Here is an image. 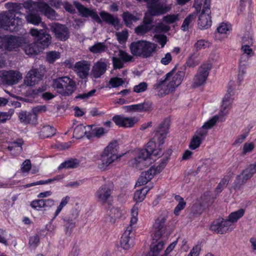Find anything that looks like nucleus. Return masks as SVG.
<instances>
[{
	"mask_svg": "<svg viewBox=\"0 0 256 256\" xmlns=\"http://www.w3.org/2000/svg\"><path fill=\"white\" fill-rule=\"evenodd\" d=\"M86 134V128L82 125L76 126L74 131V136L78 139L82 138Z\"/></svg>",
	"mask_w": 256,
	"mask_h": 256,
	"instance_id": "obj_48",
	"label": "nucleus"
},
{
	"mask_svg": "<svg viewBox=\"0 0 256 256\" xmlns=\"http://www.w3.org/2000/svg\"><path fill=\"white\" fill-rule=\"evenodd\" d=\"M148 88V84L146 82H142L136 85L134 88V92L136 93L144 92Z\"/></svg>",
	"mask_w": 256,
	"mask_h": 256,
	"instance_id": "obj_56",
	"label": "nucleus"
},
{
	"mask_svg": "<svg viewBox=\"0 0 256 256\" xmlns=\"http://www.w3.org/2000/svg\"><path fill=\"white\" fill-rule=\"evenodd\" d=\"M166 12H162L160 10H153L148 9L147 11L144 14V16L143 18L142 24H144L152 25L151 24L153 22V16L162 15L166 14Z\"/></svg>",
	"mask_w": 256,
	"mask_h": 256,
	"instance_id": "obj_32",
	"label": "nucleus"
},
{
	"mask_svg": "<svg viewBox=\"0 0 256 256\" xmlns=\"http://www.w3.org/2000/svg\"><path fill=\"white\" fill-rule=\"evenodd\" d=\"M200 61V54L198 52H194L188 57L186 64L189 68H194L199 64Z\"/></svg>",
	"mask_w": 256,
	"mask_h": 256,
	"instance_id": "obj_38",
	"label": "nucleus"
},
{
	"mask_svg": "<svg viewBox=\"0 0 256 256\" xmlns=\"http://www.w3.org/2000/svg\"><path fill=\"white\" fill-rule=\"evenodd\" d=\"M154 38L156 40V42L161 45L162 48H163L167 42V37L164 34H156Z\"/></svg>",
	"mask_w": 256,
	"mask_h": 256,
	"instance_id": "obj_59",
	"label": "nucleus"
},
{
	"mask_svg": "<svg viewBox=\"0 0 256 256\" xmlns=\"http://www.w3.org/2000/svg\"><path fill=\"white\" fill-rule=\"evenodd\" d=\"M218 119V116H215L206 122L204 124L196 131L194 136H197L198 138L203 140L208 134V130L211 128Z\"/></svg>",
	"mask_w": 256,
	"mask_h": 256,
	"instance_id": "obj_21",
	"label": "nucleus"
},
{
	"mask_svg": "<svg viewBox=\"0 0 256 256\" xmlns=\"http://www.w3.org/2000/svg\"><path fill=\"white\" fill-rule=\"evenodd\" d=\"M62 178H63L62 176L59 175V176H58L54 178H50L46 180H40L36 182H32V183H31L30 184H28L26 185V187L28 188V187L34 186H36V185L47 184L52 182H54L55 180H61Z\"/></svg>",
	"mask_w": 256,
	"mask_h": 256,
	"instance_id": "obj_47",
	"label": "nucleus"
},
{
	"mask_svg": "<svg viewBox=\"0 0 256 256\" xmlns=\"http://www.w3.org/2000/svg\"><path fill=\"white\" fill-rule=\"evenodd\" d=\"M178 14H168L162 18L163 21L168 24L174 23V22L178 21Z\"/></svg>",
	"mask_w": 256,
	"mask_h": 256,
	"instance_id": "obj_51",
	"label": "nucleus"
},
{
	"mask_svg": "<svg viewBox=\"0 0 256 256\" xmlns=\"http://www.w3.org/2000/svg\"><path fill=\"white\" fill-rule=\"evenodd\" d=\"M168 238V235L162 236L158 240H154L153 236V241L150 246V250L153 253V256H156L163 248L164 242Z\"/></svg>",
	"mask_w": 256,
	"mask_h": 256,
	"instance_id": "obj_30",
	"label": "nucleus"
},
{
	"mask_svg": "<svg viewBox=\"0 0 256 256\" xmlns=\"http://www.w3.org/2000/svg\"><path fill=\"white\" fill-rule=\"evenodd\" d=\"M196 18V13L193 12L189 14L184 20L182 26V29L183 30H188L189 26H191L195 22Z\"/></svg>",
	"mask_w": 256,
	"mask_h": 256,
	"instance_id": "obj_41",
	"label": "nucleus"
},
{
	"mask_svg": "<svg viewBox=\"0 0 256 256\" xmlns=\"http://www.w3.org/2000/svg\"><path fill=\"white\" fill-rule=\"evenodd\" d=\"M56 134V130L50 126H44L40 130L39 136L44 138L53 136Z\"/></svg>",
	"mask_w": 256,
	"mask_h": 256,
	"instance_id": "obj_43",
	"label": "nucleus"
},
{
	"mask_svg": "<svg viewBox=\"0 0 256 256\" xmlns=\"http://www.w3.org/2000/svg\"><path fill=\"white\" fill-rule=\"evenodd\" d=\"M108 82L111 87L117 88L122 85L124 83V81L122 78L113 77L110 79Z\"/></svg>",
	"mask_w": 256,
	"mask_h": 256,
	"instance_id": "obj_52",
	"label": "nucleus"
},
{
	"mask_svg": "<svg viewBox=\"0 0 256 256\" xmlns=\"http://www.w3.org/2000/svg\"><path fill=\"white\" fill-rule=\"evenodd\" d=\"M52 86L58 93L64 96L72 95L76 90V82L66 76L54 79Z\"/></svg>",
	"mask_w": 256,
	"mask_h": 256,
	"instance_id": "obj_6",
	"label": "nucleus"
},
{
	"mask_svg": "<svg viewBox=\"0 0 256 256\" xmlns=\"http://www.w3.org/2000/svg\"><path fill=\"white\" fill-rule=\"evenodd\" d=\"M22 142L19 140L18 141L14 142L11 146H9L8 148L10 150H15L16 148V150L18 151H20L22 150Z\"/></svg>",
	"mask_w": 256,
	"mask_h": 256,
	"instance_id": "obj_63",
	"label": "nucleus"
},
{
	"mask_svg": "<svg viewBox=\"0 0 256 256\" xmlns=\"http://www.w3.org/2000/svg\"><path fill=\"white\" fill-rule=\"evenodd\" d=\"M157 46L156 44L148 41L138 40L132 42L130 48L133 55L148 58L156 52Z\"/></svg>",
	"mask_w": 256,
	"mask_h": 256,
	"instance_id": "obj_5",
	"label": "nucleus"
},
{
	"mask_svg": "<svg viewBox=\"0 0 256 256\" xmlns=\"http://www.w3.org/2000/svg\"><path fill=\"white\" fill-rule=\"evenodd\" d=\"M156 142L150 140L147 143L146 148L140 151L138 156L134 159V164L138 168L141 170L148 166L150 163V156H158L161 154L160 150L156 149Z\"/></svg>",
	"mask_w": 256,
	"mask_h": 256,
	"instance_id": "obj_3",
	"label": "nucleus"
},
{
	"mask_svg": "<svg viewBox=\"0 0 256 256\" xmlns=\"http://www.w3.org/2000/svg\"><path fill=\"white\" fill-rule=\"evenodd\" d=\"M30 34L32 36L37 37V46L41 48L44 49L52 42V36L46 31H44V30H38L36 28H32L30 30Z\"/></svg>",
	"mask_w": 256,
	"mask_h": 256,
	"instance_id": "obj_13",
	"label": "nucleus"
},
{
	"mask_svg": "<svg viewBox=\"0 0 256 256\" xmlns=\"http://www.w3.org/2000/svg\"><path fill=\"white\" fill-rule=\"evenodd\" d=\"M22 5L24 8L28 10L40 12L50 20H54L58 17L56 11L44 2H34L28 0L24 2Z\"/></svg>",
	"mask_w": 256,
	"mask_h": 256,
	"instance_id": "obj_8",
	"label": "nucleus"
},
{
	"mask_svg": "<svg viewBox=\"0 0 256 256\" xmlns=\"http://www.w3.org/2000/svg\"><path fill=\"white\" fill-rule=\"evenodd\" d=\"M174 70L168 73L164 80H160L154 85V88L158 90L160 94H168L182 83L185 76L184 68H181L172 76Z\"/></svg>",
	"mask_w": 256,
	"mask_h": 256,
	"instance_id": "obj_2",
	"label": "nucleus"
},
{
	"mask_svg": "<svg viewBox=\"0 0 256 256\" xmlns=\"http://www.w3.org/2000/svg\"><path fill=\"white\" fill-rule=\"evenodd\" d=\"M244 214V209H240L237 211L232 212L228 216L227 220L230 222V225L236 222L239 218H242Z\"/></svg>",
	"mask_w": 256,
	"mask_h": 256,
	"instance_id": "obj_45",
	"label": "nucleus"
},
{
	"mask_svg": "<svg viewBox=\"0 0 256 256\" xmlns=\"http://www.w3.org/2000/svg\"><path fill=\"white\" fill-rule=\"evenodd\" d=\"M24 16L20 15H15V16H10L8 18L6 24V29L11 32H16L18 30L24 23L22 19Z\"/></svg>",
	"mask_w": 256,
	"mask_h": 256,
	"instance_id": "obj_24",
	"label": "nucleus"
},
{
	"mask_svg": "<svg viewBox=\"0 0 256 256\" xmlns=\"http://www.w3.org/2000/svg\"><path fill=\"white\" fill-rule=\"evenodd\" d=\"M22 74L18 71L10 70L4 71L2 73V79L3 82L8 85H12L22 79Z\"/></svg>",
	"mask_w": 256,
	"mask_h": 256,
	"instance_id": "obj_20",
	"label": "nucleus"
},
{
	"mask_svg": "<svg viewBox=\"0 0 256 256\" xmlns=\"http://www.w3.org/2000/svg\"><path fill=\"white\" fill-rule=\"evenodd\" d=\"M116 56L112 57V64L114 69L121 68L124 66L123 62L131 61L132 56L122 50H119Z\"/></svg>",
	"mask_w": 256,
	"mask_h": 256,
	"instance_id": "obj_19",
	"label": "nucleus"
},
{
	"mask_svg": "<svg viewBox=\"0 0 256 256\" xmlns=\"http://www.w3.org/2000/svg\"><path fill=\"white\" fill-rule=\"evenodd\" d=\"M228 184V180L226 178H222L218 184L216 188L217 193H220L224 188H226Z\"/></svg>",
	"mask_w": 256,
	"mask_h": 256,
	"instance_id": "obj_61",
	"label": "nucleus"
},
{
	"mask_svg": "<svg viewBox=\"0 0 256 256\" xmlns=\"http://www.w3.org/2000/svg\"><path fill=\"white\" fill-rule=\"evenodd\" d=\"M80 164V162L76 158H70L66 160L60 164L58 167V169L60 170L63 168H78Z\"/></svg>",
	"mask_w": 256,
	"mask_h": 256,
	"instance_id": "obj_39",
	"label": "nucleus"
},
{
	"mask_svg": "<svg viewBox=\"0 0 256 256\" xmlns=\"http://www.w3.org/2000/svg\"><path fill=\"white\" fill-rule=\"evenodd\" d=\"M122 18L125 24L128 27H130L133 22H136L138 20V18L128 12H125L122 14Z\"/></svg>",
	"mask_w": 256,
	"mask_h": 256,
	"instance_id": "obj_40",
	"label": "nucleus"
},
{
	"mask_svg": "<svg viewBox=\"0 0 256 256\" xmlns=\"http://www.w3.org/2000/svg\"><path fill=\"white\" fill-rule=\"evenodd\" d=\"M212 68V64L210 62H206L202 64L198 68L192 84V86L196 88L204 84Z\"/></svg>",
	"mask_w": 256,
	"mask_h": 256,
	"instance_id": "obj_11",
	"label": "nucleus"
},
{
	"mask_svg": "<svg viewBox=\"0 0 256 256\" xmlns=\"http://www.w3.org/2000/svg\"><path fill=\"white\" fill-rule=\"evenodd\" d=\"M107 66V64L102 60L98 61L92 66V75L94 78H100L105 73Z\"/></svg>",
	"mask_w": 256,
	"mask_h": 256,
	"instance_id": "obj_29",
	"label": "nucleus"
},
{
	"mask_svg": "<svg viewBox=\"0 0 256 256\" xmlns=\"http://www.w3.org/2000/svg\"><path fill=\"white\" fill-rule=\"evenodd\" d=\"M96 92V90L95 89H93L87 93H83L82 94H78V96H76L75 98L76 99H83V100L88 99L89 98H90V96H94V94H95Z\"/></svg>",
	"mask_w": 256,
	"mask_h": 256,
	"instance_id": "obj_60",
	"label": "nucleus"
},
{
	"mask_svg": "<svg viewBox=\"0 0 256 256\" xmlns=\"http://www.w3.org/2000/svg\"><path fill=\"white\" fill-rule=\"evenodd\" d=\"M132 228L128 226L123 234L120 240V246L124 250H128L134 246V242L132 234Z\"/></svg>",
	"mask_w": 256,
	"mask_h": 256,
	"instance_id": "obj_22",
	"label": "nucleus"
},
{
	"mask_svg": "<svg viewBox=\"0 0 256 256\" xmlns=\"http://www.w3.org/2000/svg\"><path fill=\"white\" fill-rule=\"evenodd\" d=\"M116 36L118 42L120 44H123L127 40L128 34V31L126 30H122L121 32H116Z\"/></svg>",
	"mask_w": 256,
	"mask_h": 256,
	"instance_id": "obj_53",
	"label": "nucleus"
},
{
	"mask_svg": "<svg viewBox=\"0 0 256 256\" xmlns=\"http://www.w3.org/2000/svg\"><path fill=\"white\" fill-rule=\"evenodd\" d=\"M28 10L29 12L26 13L25 16L27 22L36 26L41 24L42 27L46 28V25L42 22L40 15L37 13H35L36 11Z\"/></svg>",
	"mask_w": 256,
	"mask_h": 256,
	"instance_id": "obj_31",
	"label": "nucleus"
},
{
	"mask_svg": "<svg viewBox=\"0 0 256 256\" xmlns=\"http://www.w3.org/2000/svg\"><path fill=\"white\" fill-rule=\"evenodd\" d=\"M168 159V156H164L160 160V162L156 168L151 167L147 171L142 172L140 176L146 177V179L150 180L155 174L160 173L164 168L167 164Z\"/></svg>",
	"mask_w": 256,
	"mask_h": 256,
	"instance_id": "obj_18",
	"label": "nucleus"
},
{
	"mask_svg": "<svg viewBox=\"0 0 256 256\" xmlns=\"http://www.w3.org/2000/svg\"><path fill=\"white\" fill-rule=\"evenodd\" d=\"M5 7L9 9L8 12H10L12 14V16H15V15H20L24 16L23 14L18 10L22 8V4L16 2H7L5 4Z\"/></svg>",
	"mask_w": 256,
	"mask_h": 256,
	"instance_id": "obj_36",
	"label": "nucleus"
},
{
	"mask_svg": "<svg viewBox=\"0 0 256 256\" xmlns=\"http://www.w3.org/2000/svg\"><path fill=\"white\" fill-rule=\"evenodd\" d=\"M112 186L108 185H103L100 186L96 192L95 196L98 202L104 205L108 202L112 198Z\"/></svg>",
	"mask_w": 256,
	"mask_h": 256,
	"instance_id": "obj_14",
	"label": "nucleus"
},
{
	"mask_svg": "<svg viewBox=\"0 0 256 256\" xmlns=\"http://www.w3.org/2000/svg\"><path fill=\"white\" fill-rule=\"evenodd\" d=\"M90 67V62L82 60L76 62L72 68L78 76L82 79H84L88 77L89 74Z\"/></svg>",
	"mask_w": 256,
	"mask_h": 256,
	"instance_id": "obj_16",
	"label": "nucleus"
},
{
	"mask_svg": "<svg viewBox=\"0 0 256 256\" xmlns=\"http://www.w3.org/2000/svg\"><path fill=\"white\" fill-rule=\"evenodd\" d=\"M12 14L10 12H5L2 14H0V27L6 29V24L8 18H10Z\"/></svg>",
	"mask_w": 256,
	"mask_h": 256,
	"instance_id": "obj_46",
	"label": "nucleus"
},
{
	"mask_svg": "<svg viewBox=\"0 0 256 256\" xmlns=\"http://www.w3.org/2000/svg\"><path fill=\"white\" fill-rule=\"evenodd\" d=\"M170 29L169 26L163 23H160L156 26L155 31L156 32H167Z\"/></svg>",
	"mask_w": 256,
	"mask_h": 256,
	"instance_id": "obj_62",
	"label": "nucleus"
},
{
	"mask_svg": "<svg viewBox=\"0 0 256 256\" xmlns=\"http://www.w3.org/2000/svg\"><path fill=\"white\" fill-rule=\"evenodd\" d=\"M14 112V110L12 109L7 112H0V124L5 123L7 120H10Z\"/></svg>",
	"mask_w": 256,
	"mask_h": 256,
	"instance_id": "obj_49",
	"label": "nucleus"
},
{
	"mask_svg": "<svg viewBox=\"0 0 256 256\" xmlns=\"http://www.w3.org/2000/svg\"><path fill=\"white\" fill-rule=\"evenodd\" d=\"M60 58V53L56 51H51L47 53L46 60L50 63H53Z\"/></svg>",
	"mask_w": 256,
	"mask_h": 256,
	"instance_id": "obj_50",
	"label": "nucleus"
},
{
	"mask_svg": "<svg viewBox=\"0 0 256 256\" xmlns=\"http://www.w3.org/2000/svg\"><path fill=\"white\" fill-rule=\"evenodd\" d=\"M36 45V44L34 43L26 44L24 46V51L26 54L28 55H32L36 54L37 52Z\"/></svg>",
	"mask_w": 256,
	"mask_h": 256,
	"instance_id": "obj_55",
	"label": "nucleus"
},
{
	"mask_svg": "<svg viewBox=\"0 0 256 256\" xmlns=\"http://www.w3.org/2000/svg\"><path fill=\"white\" fill-rule=\"evenodd\" d=\"M152 104L149 102H144L142 103L125 106L124 108L130 112H146L150 110Z\"/></svg>",
	"mask_w": 256,
	"mask_h": 256,
	"instance_id": "obj_28",
	"label": "nucleus"
},
{
	"mask_svg": "<svg viewBox=\"0 0 256 256\" xmlns=\"http://www.w3.org/2000/svg\"><path fill=\"white\" fill-rule=\"evenodd\" d=\"M210 3L211 0H195L194 6L196 8V14L200 11L202 7L198 19V26L200 29L208 28L211 26Z\"/></svg>",
	"mask_w": 256,
	"mask_h": 256,
	"instance_id": "obj_4",
	"label": "nucleus"
},
{
	"mask_svg": "<svg viewBox=\"0 0 256 256\" xmlns=\"http://www.w3.org/2000/svg\"><path fill=\"white\" fill-rule=\"evenodd\" d=\"M22 41L20 37L10 36L4 38L2 45L7 50H16L21 46Z\"/></svg>",
	"mask_w": 256,
	"mask_h": 256,
	"instance_id": "obj_17",
	"label": "nucleus"
},
{
	"mask_svg": "<svg viewBox=\"0 0 256 256\" xmlns=\"http://www.w3.org/2000/svg\"><path fill=\"white\" fill-rule=\"evenodd\" d=\"M150 190V188L146 186L136 191L134 195V200L137 202L143 201Z\"/></svg>",
	"mask_w": 256,
	"mask_h": 256,
	"instance_id": "obj_42",
	"label": "nucleus"
},
{
	"mask_svg": "<svg viewBox=\"0 0 256 256\" xmlns=\"http://www.w3.org/2000/svg\"><path fill=\"white\" fill-rule=\"evenodd\" d=\"M74 4L82 17L90 16L98 24H102L104 21L113 26L116 30H120L122 27V24H120V20L117 16H114L105 11H102L100 13V16L102 18V20L95 10L86 8L78 2H74Z\"/></svg>",
	"mask_w": 256,
	"mask_h": 256,
	"instance_id": "obj_1",
	"label": "nucleus"
},
{
	"mask_svg": "<svg viewBox=\"0 0 256 256\" xmlns=\"http://www.w3.org/2000/svg\"><path fill=\"white\" fill-rule=\"evenodd\" d=\"M169 125L166 121L162 122L157 128L156 130V134L154 139L157 141L160 144H162L164 142V140L166 138V136L168 132Z\"/></svg>",
	"mask_w": 256,
	"mask_h": 256,
	"instance_id": "obj_23",
	"label": "nucleus"
},
{
	"mask_svg": "<svg viewBox=\"0 0 256 256\" xmlns=\"http://www.w3.org/2000/svg\"><path fill=\"white\" fill-rule=\"evenodd\" d=\"M94 136L96 137L100 138L104 134L108 132V130H106L103 128L100 127L96 128L94 130Z\"/></svg>",
	"mask_w": 256,
	"mask_h": 256,
	"instance_id": "obj_64",
	"label": "nucleus"
},
{
	"mask_svg": "<svg viewBox=\"0 0 256 256\" xmlns=\"http://www.w3.org/2000/svg\"><path fill=\"white\" fill-rule=\"evenodd\" d=\"M32 167L30 160H25L22 164L21 170L23 173H28Z\"/></svg>",
	"mask_w": 256,
	"mask_h": 256,
	"instance_id": "obj_58",
	"label": "nucleus"
},
{
	"mask_svg": "<svg viewBox=\"0 0 256 256\" xmlns=\"http://www.w3.org/2000/svg\"><path fill=\"white\" fill-rule=\"evenodd\" d=\"M202 142V140L197 136H194L190 140L189 147L192 150H195L200 146Z\"/></svg>",
	"mask_w": 256,
	"mask_h": 256,
	"instance_id": "obj_54",
	"label": "nucleus"
},
{
	"mask_svg": "<svg viewBox=\"0 0 256 256\" xmlns=\"http://www.w3.org/2000/svg\"><path fill=\"white\" fill-rule=\"evenodd\" d=\"M30 206L38 210H40L42 208H44L43 200H34L31 202Z\"/></svg>",
	"mask_w": 256,
	"mask_h": 256,
	"instance_id": "obj_57",
	"label": "nucleus"
},
{
	"mask_svg": "<svg viewBox=\"0 0 256 256\" xmlns=\"http://www.w3.org/2000/svg\"><path fill=\"white\" fill-rule=\"evenodd\" d=\"M45 72V68L43 66H40L37 68H32L24 78V84L27 86L35 85L42 80Z\"/></svg>",
	"mask_w": 256,
	"mask_h": 256,
	"instance_id": "obj_10",
	"label": "nucleus"
},
{
	"mask_svg": "<svg viewBox=\"0 0 256 256\" xmlns=\"http://www.w3.org/2000/svg\"><path fill=\"white\" fill-rule=\"evenodd\" d=\"M108 46L104 42H98L89 47V50L94 54H100L108 50Z\"/></svg>",
	"mask_w": 256,
	"mask_h": 256,
	"instance_id": "obj_37",
	"label": "nucleus"
},
{
	"mask_svg": "<svg viewBox=\"0 0 256 256\" xmlns=\"http://www.w3.org/2000/svg\"><path fill=\"white\" fill-rule=\"evenodd\" d=\"M168 216V212L165 211L160 215L155 220V222L153 224L154 240H158L162 236H166V234L168 235V233L166 234Z\"/></svg>",
	"mask_w": 256,
	"mask_h": 256,
	"instance_id": "obj_9",
	"label": "nucleus"
},
{
	"mask_svg": "<svg viewBox=\"0 0 256 256\" xmlns=\"http://www.w3.org/2000/svg\"><path fill=\"white\" fill-rule=\"evenodd\" d=\"M18 118L20 122L24 124H35L36 121V114H32L26 111H22L18 114Z\"/></svg>",
	"mask_w": 256,
	"mask_h": 256,
	"instance_id": "obj_33",
	"label": "nucleus"
},
{
	"mask_svg": "<svg viewBox=\"0 0 256 256\" xmlns=\"http://www.w3.org/2000/svg\"><path fill=\"white\" fill-rule=\"evenodd\" d=\"M146 3L148 9L160 10L162 12H168L171 8V4L165 3L158 2L159 0H143Z\"/></svg>",
	"mask_w": 256,
	"mask_h": 256,
	"instance_id": "obj_26",
	"label": "nucleus"
},
{
	"mask_svg": "<svg viewBox=\"0 0 256 256\" xmlns=\"http://www.w3.org/2000/svg\"><path fill=\"white\" fill-rule=\"evenodd\" d=\"M122 211L118 208H112L106 210L104 219L106 222L114 224L117 218L122 216Z\"/></svg>",
	"mask_w": 256,
	"mask_h": 256,
	"instance_id": "obj_27",
	"label": "nucleus"
},
{
	"mask_svg": "<svg viewBox=\"0 0 256 256\" xmlns=\"http://www.w3.org/2000/svg\"><path fill=\"white\" fill-rule=\"evenodd\" d=\"M118 146L116 142L110 143L101 154V162L98 164V168L104 171L108 166L118 158Z\"/></svg>",
	"mask_w": 256,
	"mask_h": 256,
	"instance_id": "obj_7",
	"label": "nucleus"
},
{
	"mask_svg": "<svg viewBox=\"0 0 256 256\" xmlns=\"http://www.w3.org/2000/svg\"><path fill=\"white\" fill-rule=\"evenodd\" d=\"M230 222L224 219H218L214 221L211 224L210 229L218 234H222L228 231H232V228H230Z\"/></svg>",
	"mask_w": 256,
	"mask_h": 256,
	"instance_id": "obj_15",
	"label": "nucleus"
},
{
	"mask_svg": "<svg viewBox=\"0 0 256 256\" xmlns=\"http://www.w3.org/2000/svg\"><path fill=\"white\" fill-rule=\"evenodd\" d=\"M49 26L56 38L58 40L66 41L70 38V30L66 25L54 22L50 24Z\"/></svg>",
	"mask_w": 256,
	"mask_h": 256,
	"instance_id": "obj_12",
	"label": "nucleus"
},
{
	"mask_svg": "<svg viewBox=\"0 0 256 256\" xmlns=\"http://www.w3.org/2000/svg\"><path fill=\"white\" fill-rule=\"evenodd\" d=\"M234 94V92H232V90L231 88H230L227 91V93L224 96L222 104V109L220 110L221 112L224 114H226V110L228 108V107L230 106L232 103V102L233 98L232 96Z\"/></svg>",
	"mask_w": 256,
	"mask_h": 256,
	"instance_id": "obj_34",
	"label": "nucleus"
},
{
	"mask_svg": "<svg viewBox=\"0 0 256 256\" xmlns=\"http://www.w3.org/2000/svg\"><path fill=\"white\" fill-rule=\"evenodd\" d=\"M248 58L249 56L245 54H242L240 56L239 64V72L238 74V80L240 82L243 80V76L246 73V68Z\"/></svg>",
	"mask_w": 256,
	"mask_h": 256,
	"instance_id": "obj_35",
	"label": "nucleus"
},
{
	"mask_svg": "<svg viewBox=\"0 0 256 256\" xmlns=\"http://www.w3.org/2000/svg\"><path fill=\"white\" fill-rule=\"evenodd\" d=\"M112 120L120 127L130 128L134 126L137 120L134 118L124 117L122 115H116L112 118Z\"/></svg>",
	"mask_w": 256,
	"mask_h": 256,
	"instance_id": "obj_25",
	"label": "nucleus"
},
{
	"mask_svg": "<svg viewBox=\"0 0 256 256\" xmlns=\"http://www.w3.org/2000/svg\"><path fill=\"white\" fill-rule=\"evenodd\" d=\"M153 28V25L144 24H142L135 28L134 32L138 36H142L151 30Z\"/></svg>",
	"mask_w": 256,
	"mask_h": 256,
	"instance_id": "obj_44",
	"label": "nucleus"
}]
</instances>
